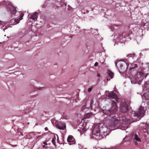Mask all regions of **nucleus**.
I'll list each match as a JSON object with an SVG mask.
<instances>
[{
  "label": "nucleus",
  "mask_w": 149,
  "mask_h": 149,
  "mask_svg": "<svg viewBox=\"0 0 149 149\" xmlns=\"http://www.w3.org/2000/svg\"><path fill=\"white\" fill-rule=\"evenodd\" d=\"M68 142L70 144L74 143L75 140L74 137L72 135H69L67 139Z\"/></svg>",
  "instance_id": "10"
},
{
  "label": "nucleus",
  "mask_w": 149,
  "mask_h": 149,
  "mask_svg": "<svg viewBox=\"0 0 149 149\" xmlns=\"http://www.w3.org/2000/svg\"><path fill=\"white\" fill-rule=\"evenodd\" d=\"M132 66H134V67L132 68H135V67H137V65L136 64H132Z\"/></svg>",
  "instance_id": "18"
},
{
  "label": "nucleus",
  "mask_w": 149,
  "mask_h": 149,
  "mask_svg": "<svg viewBox=\"0 0 149 149\" xmlns=\"http://www.w3.org/2000/svg\"><path fill=\"white\" fill-rule=\"evenodd\" d=\"M56 127L59 129L64 130L65 128V125L62 122L56 123Z\"/></svg>",
  "instance_id": "9"
},
{
  "label": "nucleus",
  "mask_w": 149,
  "mask_h": 149,
  "mask_svg": "<svg viewBox=\"0 0 149 149\" xmlns=\"http://www.w3.org/2000/svg\"><path fill=\"white\" fill-rule=\"evenodd\" d=\"M85 128H84H84H83V129L84 130H85Z\"/></svg>",
  "instance_id": "28"
},
{
  "label": "nucleus",
  "mask_w": 149,
  "mask_h": 149,
  "mask_svg": "<svg viewBox=\"0 0 149 149\" xmlns=\"http://www.w3.org/2000/svg\"><path fill=\"white\" fill-rule=\"evenodd\" d=\"M97 76L98 77H99L100 76H101V75H100V74H97Z\"/></svg>",
  "instance_id": "23"
},
{
  "label": "nucleus",
  "mask_w": 149,
  "mask_h": 149,
  "mask_svg": "<svg viewBox=\"0 0 149 149\" xmlns=\"http://www.w3.org/2000/svg\"><path fill=\"white\" fill-rule=\"evenodd\" d=\"M115 64L116 66L119 67V69L120 72H124L126 70V67L123 66L121 62L120 61L118 62L117 63H115Z\"/></svg>",
  "instance_id": "6"
},
{
  "label": "nucleus",
  "mask_w": 149,
  "mask_h": 149,
  "mask_svg": "<svg viewBox=\"0 0 149 149\" xmlns=\"http://www.w3.org/2000/svg\"><path fill=\"white\" fill-rule=\"evenodd\" d=\"M45 145H44V146H43V147H45Z\"/></svg>",
  "instance_id": "29"
},
{
  "label": "nucleus",
  "mask_w": 149,
  "mask_h": 149,
  "mask_svg": "<svg viewBox=\"0 0 149 149\" xmlns=\"http://www.w3.org/2000/svg\"><path fill=\"white\" fill-rule=\"evenodd\" d=\"M24 14L23 13H22L20 15L19 19V20H21L22 19V17H23Z\"/></svg>",
  "instance_id": "17"
},
{
  "label": "nucleus",
  "mask_w": 149,
  "mask_h": 149,
  "mask_svg": "<svg viewBox=\"0 0 149 149\" xmlns=\"http://www.w3.org/2000/svg\"><path fill=\"white\" fill-rule=\"evenodd\" d=\"M144 113L143 107H140L138 111L134 113V116L135 117H137L138 118L136 120H139L142 117L144 116Z\"/></svg>",
  "instance_id": "2"
},
{
  "label": "nucleus",
  "mask_w": 149,
  "mask_h": 149,
  "mask_svg": "<svg viewBox=\"0 0 149 149\" xmlns=\"http://www.w3.org/2000/svg\"><path fill=\"white\" fill-rule=\"evenodd\" d=\"M92 133L93 134L96 136L100 135V124H95L93 129Z\"/></svg>",
  "instance_id": "3"
},
{
  "label": "nucleus",
  "mask_w": 149,
  "mask_h": 149,
  "mask_svg": "<svg viewBox=\"0 0 149 149\" xmlns=\"http://www.w3.org/2000/svg\"><path fill=\"white\" fill-rule=\"evenodd\" d=\"M107 81L109 80H110V79H109L108 78H107Z\"/></svg>",
  "instance_id": "25"
},
{
  "label": "nucleus",
  "mask_w": 149,
  "mask_h": 149,
  "mask_svg": "<svg viewBox=\"0 0 149 149\" xmlns=\"http://www.w3.org/2000/svg\"><path fill=\"white\" fill-rule=\"evenodd\" d=\"M45 130H48V128L47 127H46L45 128Z\"/></svg>",
  "instance_id": "24"
},
{
  "label": "nucleus",
  "mask_w": 149,
  "mask_h": 149,
  "mask_svg": "<svg viewBox=\"0 0 149 149\" xmlns=\"http://www.w3.org/2000/svg\"><path fill=\"white\" fill-rule=\"evenodd\" d=\"M129 124H130V122H129Z\"/></svg>",
  "instance_id": "30"
},
{
  "label": "nucleus",
  "mask_w": 149,
  "mask_h": 149,
  "mask_svg": "<svg viewBox=\"0 0 149 149\" xmlns=\"http://www.w3.org/2000/svg\"><path fill=\"white\" fill-rule=\"evenodd\" d=\"M1 22L0 21V25H1Z\"/></svg>",
  "instance_id": "26"
},
{
  "label": "nucleus",
  "mask_w": 149,
  "mask_h": 149,
  "mask_svg": "<svg viewBox=\"0 0 149 149\" xmlns=\"http://www.w3.org/2000/svg\"><path fill=\"white\" fill-rule=\"evenodd\" d=\"M145 23H144L143 24V26H145Z\"/></svg>",
  "instance_id": "27"
},
{
  "label": "nucleus",
  "mask_w": 149,
  "mask_h": 149,
  "mask_svg": "<svg viewBox=\"0 0 149 149\" xmlns=\"http://www.w3.org/2000/svg\"><path fill=\"white\" fill-rule=\"evenodd\" d=\"M91 115V113H88L86 114L84 116V118L86 119L90 117Z\"/></svg>",
  "instance_id": "13"
},
{
  "label": "nucleus",
  "mask_w": 149,
  "mask_h": 149,
  "mask_svg": "<svg viewBox=\"0 0 149 149\" xmlns=\"http://www.w3.org/2000/svg\"><path fill=\"white\" fill-rule=\"evenodd\" d=\"M20 20H19V19H15L14 20L12 19L11 20V21L13 22L14 21H15V22L16 23L14 24H17L19 22V21Z\"/></svg>",
  "instance_id": "15"
},
{
  "label": "nucleus",
  "mask_w": 149,
  "mask_h": 149,
  "mask_svg": "<svg viewBox=\"0 0 149 149\" xmlns=\"http://www.w3.org/2000/svg\"><path fill=\"white\" fill-rule=\"evenodd\" d=\"M98 65V63L97 62H96L94 64V65L95 66H97Z\"/></svg>",
  "instance_id": "21"
},
{
  "label": "nucleus",
  "mask_w": 149,
  "mask_h": 149,
  "mask_svg": "<svg viewBox=\"0 0 149 149\" xmlns=\"http://www.w3.org/2000/svg\"><path fill=\"white\" fill-rule=\"evenodd\" d=\"M134 139L136 140L137 141H140V138H139L138 137V136L136 134H135L134 135Z\"/></svg>",
  "instance_id": "14"
},
{
  "label": "nucleus",
  "mask_w": 149,
  "mask_h": 149,
  "mask_svg": "<svg viewBox=\"0 0 149 149\" xmlns=\"http://www.w3.org/2000/svg\"><path fill=\"white\" fill-rule=\"evenodd\" d=\"M143 72L140 71L137 73L135 76V79L137 82H139L142 81L143 79Z\"/></svg>",
  "instance_id": "4"
},
{
  "label": "nucleus",
  "mask_w": 149,
  "mask_h": 149,
  "mask_svg": "<svg viewBox=\"0 0 149 149\" xmlns=\"http://www.w3.org/2000/svg\"><path fill=\"white\" fill-rule=\"evenodd\" d=\"M108 74L109 77H110V79H112L113 77V73L110 70H108L107 72Z\"/></svg>",
  "instance_id": "12"
},
{
  "label": "nucleus",
  "mask_w": 149,
  "mask_h": 149,
  "mask_svg": "<svg viewBox=\"0 0 149 149\" xmlns=\"http://www.w3.org/2000/svg\"><path fill=\"white\" fill-rule=\"evenodd\" d=\"M85 107H86V106L85 105H84L81 108L82 110V111H83L85 109Z\"/></svg>",
  "instance_id": "20"
},
{
  "label": "nucleus",
  "mask_w": 149,
  "mask_h": 149,
  "mask_svg": "<svg viewBox=\"0 0 149 149\" xmlns=\"http://www.w3.org/2000/svg\"><path fill=\"white\" fill-rule=\"evenodd\" d=\"M117 103L114 101H112V106L111 109L109 110H103L104 113L109 116V119L108 123L106 124L107 127L110 128L115 127L120 123L119 120L116 118L115 116H113L116 113L117 110Z\"/></svg>",
  "instance_id": "1"
},
{
  "label": "nucleus",
  "mask_w": 149,
  "mask_h": 149,
  "mask_svg": "<svg viewBox=\"0 0 149 149\" xmlns=\"http://www.w3.org/2000/svg\"><path fill=\"white\" fill-rule=\"evenodd\" d=\"M38 13L35 12L32 15H31L30 18L33 20H36L38 17Z\"/></svg>",
  "instance_id": "11"
},
{
  "label": "nucleus",
  "mask_w": 149,
  "mask_h": 149,
  "mask_svg": "<svg viewBox=\"0 0 149 149\" xmlns=\"http://www.w3.org/2000/svg\"><path fill=\"white\" fill-rule=\"evenodd\" d=\"M7 8L10 10L12 14L15 15L16 14L17 10L16 8L13 6L9 4L7 6Z\"/></svg>",
  "instance_id": "8"
},
{
  "label": "nucleus",
  "mask_w": 149,
  "mask_h": 149,
  "mask_svg": "<svg viewBox=\"0 0 149 149\" xmlns=\"http://www.w3.org/2000/svg\"><path fill=\"white\" fill-rule=\"evenodd\" d=\"M108 96L110 98L115 99L117 102H118V98L116 94L113 92H111L109 93Z\"/></svg>",
  "instance_id": "7"
},
{
  "label": "nucleus",
  "mask_w": 149,
  "mask_h": 149,
  "mask_svg": "<svg viewBox=\"0 0 149 149\" xmlns=\"http://www.w3.org/2000/svg\"><path fill=\"white\" fill-rule=\"evenodd\" d=\"M120 108L121 111L123 112H126L128 111L127 104L125 102L120 103Z\"/></svg>",
  "instance_id": "5"
},
{
  "label": "nucleus",
  "mask_w": 149,
  "mask_h": 149,
  "mask_svg": "<svg viewBox=\"0 0 149 149\" xmlns=\"http://www.w3.org/2000/svg\"><path fill=\"white\" fill-rule=\"evenodd\" d=\"M43 144L45 145H47V143L45 142H43Z\"/></svg>",
  "instance_id": "22"
},
{
  "label": "nucleus",
  "mask_w": 149,
  "mask_h": 149,
  "mask_svg": "<svg viewBox=\"0 0 149 149\" xmlns=\"http://www.w3.org/2000/svg\"><path fill=\"white\" fill-rule=\"evenodd\" d=\"M56 140V138L55 137H54L53 138L52 141V143H53L54 145L55 144V141Z\"/></svg>",
  "instance_id": "16"
},
{
  "label": "nucleus",
  "mask_w": 149,
  "mask_h": 149,
  "mask_svg": "<svg viewBox=\"0 0 149 149\" xmlns=\"http://www.w3.org/2000/svg\"><path fill=\"white\" fill-rule=\"evenodd\" d=\"M92 88H89L88 90V91L89 92H90L92 90Z\"/></svg>",
  "instance_id": "19"
}]
</instances>
